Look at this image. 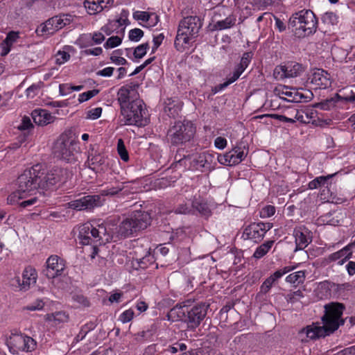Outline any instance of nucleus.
Here are the masks:
<instances>
[{
    "label": "nucleus",
    "instance_id": "54",
    "mask_svg": "<svg viewBox=\"0 0 355 355\" xmlns=\"http://www.w3.org/2000/svg\"><path fill=\"white\" fill-rule=\"evenodd\" d=\"M253 53L252 51L245 52L241 59L240 63L238 64L244 69H246L250 63Z\"/></svg>",
    "mask_w": 355,
    "mask_h": 355
},
{
    "label": "nucleus",
    "instance_id": "28",
    "mask_svg": "<svg viewBox=\"0 0 355 355\" xmlns=\"http://www.w3.org/2000/svg\"><path fill=\"white\" fill-rule=\"evenodd\" d=\"M123 183L118 181L115 182L114 185L107 186L105 189L100 191L101 198L103 196H114L123 189ZM103 200V198H101Z\"/></svg>",
    "mask_w": 355,
    "mask_h": 355
},
{
    "label": "nucleus",
    "instance_id": "61",
    "mask_svg": "<svg viewBox=\"0 0 355 355\" xmlns=\"http://www.w3.org/2000/svg\"><path fill=\"white\" fill-rule=\"evenodd\" d=\"M73 301L79 303L85 307L89 306V302L88 299L82 294H75L72 297Z\"/></svg>",
    "mask_w": 355,
    "mask_h": 355
},
{
    "label": "nucleus",
    "instance_id": "60",
    "mask_svg": "<svg viewBox=\"0 0 355 355\" xmlns=\"http://www.w3.org/2000/svg\"><path fill=\"white\" fill-rule=\"evenodd\" d=\"M35 32L38 36L51 35L50 33L49 27L47 25L46 21L38 26Z\"/></svg>",
    "mask_w": 355,
    "mask_h": 355
},
{
    "label": "nucleus",
    "instance_id": "35",
    "mask_svg": "<svg viewBox=\"0 0 355 355\" xmlns=\"http://www.w3.org/2000/svg\"><path fill=\"white\" fill-rule=\"evenodd\" d=\"M83 3L89 15H96L101 12L98 0H85Z\"/></svg>",
    "mask_w": 355,
    "mask_h": 355
},
{
    "label": "nucleus",
    "instance_id": "1",
    "mask_svg": "<svg viewBox=\"0 0 355 355\" xmlns=\"http://www.w3.org/2000/svg\"><path fill=\"white\" fill-rule=\"evenodd\" d=\"M41 167L36 164L26 169L18 177L17 185L21 193L27 196L38 189H49L56 184H64L72 177L71 171L67 168L56 166L45 172Z\"/></svg>",
    "mask_w": 355,
    "mask_h": 355
},
{
    "label": "nucleus",
    "instance_id": "17",
    "mask_svg": "<svg viewBox=\"0 0 355 355\" xmlns=\"http://www.w3.org/2000/svg\"><path fill=\"white\" fill-rule=\"evenodd\" d=\"M355 246V242L351 243L341 250L330 254L324 258V263L329 264L331 262L338 261V265H343L352 255V248Z\"/></svg>",
    "mask_w": 355,
    "mask_h": 355
},
{
    "label": "nucleus",
    "instance_id": "64",
    "mask_svg": "<svg viewBox=\"0 0 355 355\" xmlns=\"http://www.w3.org/2000/svg\"><path fill=\"white\" fill-rule=\"evenodd\" d=\"M336 355H355V345L345 348L338 352Z\"/></svg>",
    "mask_w": 355,
    "mask_h": 355
},
{
    "label": "nucleus",
    "instance_id": "21",
    "mask_svg": "<svg viewBox=\"0 0 355 355\" xmlns=\"http://www.w3.org/2000/svg\"><path fill=\"white\" fill-rule=\"evenodd\" d=\"M70 17L67 15L54 16L46 21L49 27L50 33L53 35L66 25L69 24L71 22Z\"/></svg>",
    "mask_w": 355,
    "mask_h": 355
},
{
    "label": "nucleus",
    "instance_id": "7",
    "mask_svg": "<svg viewBox=\"0 0 355 355\" xmlns=\"http://www.w3.org/2000/svg\"><path fill=\"white\" fill-rule=\"evenodd\" d=\"M151 222L152 218L148 212L142 210L133 211L118 226L117 236L119 238H127L146 229Z\"/></svg>",
    "mask_w": 355,
    "mask_h": 355
},
{
    "label": "nucleus",
    "instance_id": "30",
    "mask_svg": "<svg viewBox=\"0 0 355 355\" xmlns=\"http://www.w3.org/2000/svg\"><path fill=\"white\" fill-rule=\"evenodd\" d=\"M335 174H331L326 176H319L315 178L314 180H311L309 184V189H315L321 187H324L328 185V181L331 179Z\"/></svg>",
    "mask_w": 355,
    "mask_h": 355
},
{
    "label": "nucleus",
    "instance_id": "62",
    "mask_svg": "<svg viewBox=\"0 0 355 355\" xmlns=\"http://www.w3.org/2000/svg\"><path fill=\"white\" fill-rule=\"evenodd\" d=\"M275 213V208L272 205H267L262 209L261 214L263 217H270Z\"/></svg>",
    "mask_w": 355,
    "mask_h": 355
},
{
    "label": "nucleus",
    "instance_id": "33",
    "mask_svg": "<svg viewBox=\"0 0 355 355\" xmlns=\"http://www.w3.org/2000/svg\"><path fill=\"white\" fill-rule=\"evenodd\" d=\"M130 93L125 87H121L117 92V101L120 105V110L128 105L129 103Z\"/></svg>",
    "mask_w": 355,
    "mask_h": 355
},
{
    "label": "nucleus",
    "instance_id": "26",
    "mask_svg": "<svg viewBox=\"0 0 355 355\" xmlns=\"http://www.w3.org/2000/svg\"><path fill=\"white\" fill-rule=\"evenodd\" d=\"M341 95L336 93L334 97L327 98L320 103H315L313 107L322 110H329L336 106V103L340 101Z\"/></svg>",
    "mask_w": 355,
    "mask_h": 355
},
{
    "label": "nucleus",
    "instance_id": "13",
    "mask_svg": "<svg viewBox=\"0 0 355 355\" xmlns=\"http://www.w3.org/2000/svg\"><path fill=\"white\" fill-rule=\"evenodd\" d=\"M46 268L43 274L49 279L61 276L66 268L65 261L57 255L50 256L46 261Z\"/></svg>",
    "mask_w": 355,
    "mask_h": 355
},
{
    "label": "nucleus",
    "instance_id": "47",
    "mask_svg": "<svg viewBox=\"0 0 355 355\" xmlns=\"http://www.w3.org/2000/svg\"><path fill=\"white\" fill-rule=\"evenodd\" d=\"M26 198V195L24 193H21L20 191H19V189L17 191L12 193L10 195L8 196L7 198V201L8 204L13 205L15 203H20L19 202V200L20 199H23Z\"/></svg>",
    "mask_w": 355,
    "mask_h": 355
},
{
    "label": "nucleus",
    "instance_id": "36",
    "mask_svg": "<svg viewBox=\"0 0 355 355\" xmlns=\"http://www.w3.org/2000/svg\"><path fill=\"white\" fill-rule=\"evenodd\" d=\"M305 277L304 271L300 270L288 275L286 278V281L291 284H300L304 282Z\"/></svg>",
    "mask_w": 355,
    "mask_h": 355
},
{
    "label": "nucleus",
    "instance_id": "16",
    "mask_svg": "<svg viewBox=\"0 0 355 355\" xmlns=\"http://www.w3.org/2000/svg\"><path fill=\"white\" fill-rule=\"evenodd\" d=\"M293 236L295 239L296 250L304 249L312 241V232L304 225L295 227Z\"/></svg>",
    "mask_w": 355,
    "mask_h": 355
},
{
    "label": "nucleus",
    "instance_id": "38",
    "mask_svg": "<svg viewBox=\"0 0 355 355\" xmlns=\"http://www.w3.org/2000/svg\"><path fill=\"white\" fill-rule=\"evenodd\" d=\"M340 101L349 103L355 102V85L344 89L343 95L341 96Z\"/></svg>",
    "mask_w": 355,
    "mask_h": 355
},
{
    "label": "nucleus",
    "instance_id": "55",
    "mask_svg": "<svg viewBox=\"0 0 355 355\" xmlns=\"http://www.w3.org/2000/svg\"><path fill=\"white\" fill-rule=\"evenodd\" d=\"M129 11L125 9H123L120 14V17L116 20V22L119 24V26H127L130 24L128 20Z\"/></svg>",
    "mask_w": 355,
    "mask_h": 355
},
{
    "label": "nucleus",
    "instance_id": "40",
    "mask_svg": "<svg viewBox=\"0 0 355 355\" xmlns=\"http://www.w3.org/2000/svg\"><path fill=\"white\" fill-rule=\"evenodd\" d=\"M149 49V44L148 42L141 44L137 46L133 51L134 58L137 60L142 58L147 53Z\"/></svg>",
    "mask_w": 355,
    "mask_h": 355
},
{
    "label": "nucleus",
    "instance_id": "53",
    "mask_svg": "<svg viewBox=\"0 0 355 355\" xmlns=\"http://www.w3.org/2000/svg\"><path fill=\"white\" fill-rule=\"evenodd\" d=\"M180 107L173 105L171 106V103H168L164 107V112L172 118H175L179 115Z\"/></svg>",
    "mask_w": 355,
    "mask_h": 355
},
{
    "label": "nucleus",
    "instance_id": "41",
    "mask_svg": "<svg viewBox=\"0 0 355 355\" xmlns=\"http://www.w3.org/2000/svg\"><path fill=\"white\" fill-rule=\"evenodd\" d=\"M117 152L123 161L128 162L129 160V155L122 139H118Z\"/></svg>",
    "mask_w": 355,
    "mask_h": 355
},
{
    "label": "nucleus",
    "instance_id": "5",
    "mask_svg": "<svg viewBox=\"0 0 355 355\" xmlns=\"http://www.w3.org/2000/svg\"><path fill=\"white\" fill-rule=\"evenodd\" d=\"M196 132V127L192 121H176L167 130L166 139L172 146L186 147L193 141Z\"/></svg>",
    "mask_w": 355,
    "mask_h": 355
},
{
    "label": "nucleus",
    "instance_id": "22",
    "mask_svg": "<svg viewBox=\"0 0 355 355\" xmlns=\"http://www.w3.org/2000/svg\"><path fill=\"white\" fill-rule=\"evenodd\" d=\"M33 121L39 125H46L53 122L55 116L44 109H35L31 113Z\"/></svg>",
    "mask_w": 355,
    "mask_h": 355
},
{
    "label": "nucleus",
    "instance_id": "51",
    "mask_svg": "<svg viewBox=\"0 0 355 355\" xmlns=\"http://www.w3.org/2000/svg\"><path fill=\"white\" fill-rule=\"evenodd\" d=\"M331 288L338 293L339 295H342L345 291H351L352 290V285L350 283H344V284H335L334 283Z\"/></svg>",
    "mask_w": 355,
    "mask_h": 355
},
{
    "label": "nucleus",
    "instance_id": "12",
    "mask_svg": "<svg viewBox=\"0 0 355 355\" xmlns=\"http://www.w3.org/2000/svg\"><path fill=\"white\" fill-rule=\"evenodd\" d=\"M272 227L270 223H252L245 227L241 238L254 243L261 242L265 234Z\"/></svg>",
    "mask_w": 355,
    "mask_h": 355
},
{
    "label": "nucleus",
    "instance_id": "27",
    "mask_svg": "<svg viewBox=\"0 0 355 355\" xmlns=\"http://www.w3.org/2000/svg\"><path fill=\"white\" fill-rule=\"evenodd\" d=\"M313 94L310 90H306L303 93L298 89L294 88L293 98H288V101L292 103L308 102L312 99Z\"/></svg>",
    "mask_w": 355,
    "mask_h": 355
},
{
    "label": "nucleus",
    "instance_id": "45",
    "mask_svg": "<svg viewBox=\"0 0 355 355\" xmlns=\"http://www.w3.org/2000/svg\"><path fill=\"white\" fill-rule=\"evenodd\" d=\"M92 38L93 43L96 44H101L105 40V36L99 32L94 33L92 36H91V34L89 35H83L80 40H85L86 39H90Z\"/></svg>",
    "mask_w": 355,
    "mask_h": 355
},
{
    "label": "nucleus",
    "instance_id": "31",
    "mask_svg": "<svg viewBox=\"0 0 355 355\" xmlns=\"http://www.w3.org/2000/svg\"><path fill=\"white\" fill-rule=\"evenodd\" d=\"M174 212L177 214L193 215V198L178 205Z\"/></svg>",
    "mask_w": 355,
    "mask_h": 355
},
{
    "label": "nucleus",
    "instance_id": "8",
    "mask_svg": "<svg viewBox=\"0 0 355 355\" xmlns=\"http://www.w3.org/2000/svg\"><path fill=\"white\" fill-rule=\"evenodd\" d=\"M202 23L198 16L184 17L179 24L174 45L178 51H182L184 45L188 44L191 39L195 38L201 28Z\"/></svg>",
    "mask_w": 355,
    "mask_h": 355
},
{
    "label": "nucleus",
    "instance_id": "43",
    "mask_svg": "<svg viewBox=\"0 0 355 355\" xmlns=\"http://www.w3.org/2000/svg\"><path fill=\"white\" fill-rule=\"evenodd\" d=\"M122 54V50L117 49L112 52V55L110 56V60L112 62L115 63L118 65H125L128 64V61L123 57L120 55Z\"/></svg>",
    "mask_w": 355,
    "mask_h": 355
},
{
    "label": "nucleus",
    "instance_id": "57",
    "mask_svg": "<svg viewBox=\"0 0 355 355\" xmlns=\"http://www.w3.org/2000/svg\"><path fill=\"white\" fill-rule=\"evenodd\" d=\"M134 311L132 309H128L123 311L119 316V320L123 323H127L132 320L134 317Z\"/></svg>",
    "mask_w": 355,
    "mask_h": 355
},
{
    "label": "nucleus",
    "instance_id": "58",
    "mask_svg": "<svg viewBox=\"0 0 355 355\" xmlns=\"http://www.w3.org/2000/svg\"><path fill=\"white\" fill-rule=\"evenodd\" d=\"M101 113L102 108L101 107L91 109L87 112V118L91 119H97L101 116Z\"/></svg>",
    "mask_w": 355,
    "mask_h": 355
},
{
    "label": "nucleus",
    "instance_id": "50",
    "mask_svg": "<svg viewBox=\"0 0 355 355\" xmlns=\"http://www.w3.org/2000/svg\"><path fill=\"white\" fill-rule=\"evenodd\" d=\"M122 42V39L119 36H112L107 39L104 44L105 49H112L118 46Z\"/></svg>",
    "mask_w": 355,
    "mask_h": 355
},
{
    "label": "nucleus",
    "instance_id": "63",
    "mask_svg": "<svg viewBox=\"0 0 355 355\" xmlns=\"http://www.w3.org/2000/svg\"><path fill=\"white\" fill-rule=\"evenodd\" d=\"M193 355H213V352L207 347L192 349Z\"/></svg>",
    "mask_w": 355,
    "mask_h": 355
},
{
    "label": "nucleus",
    "instance_id": "19",
    "mask_svg": "<svg viewBox=\"0 0 355 355\" xmlns=\"http://www.w3.org/2000/svg\"><path fill=\"white\" fill-rule=\"evenodd\" d=\"M293 269V268L290 266H285L282 268H280L273 272L270 276H269L261 285L260 286V293L262 294L268 293L273 284L282 277H283L286 273L289 272Z\"/></svg>",
    "mask_w": 355,
    "mask_h": 355
},
{
    "label": "nucleus",
    "instance_id": "10",
    "mask_svg": "<svg viewBox=\"0 0 355 355\" xmlns=\"http://www.w3.org/2000/svg\"><path fill=\"white\" fill-rule=\"evenodd\" d=\"M75 145L76 142L71 133H62L54 143L53 154L58 159L70 162L75 159Z\"/></svg>",
    "mask_w": 355,
    "mask_h": 355
},
{
    "label": "nucleus",
    "instance_id": "34",
    "mask_svg": "<svg viewBox=\"0 0 355 355\" xmlns=\"http://www.w3.org/2000/svg\"><path fill=\"white\" fill-rule=\"evenodd\" d=\"M46 320L49 322H55V324L65 322L68 320V315L62 311L55 312V313L46 314Z\"/></svg>",
    "mask_w": 355,
    "mask_h": 355
},
{
    "label": "nucleus",
    "instance_id": "6",
    "mask_svg": "<svg viewBox=\"0 0 355 355\" xmlns=\"http://www.w3.org/2000/svg\"><path fill=\"white\" fill-rule=\"evenodd\" d=\"M318 19L311 10H302L292 15L288 20V28L294 35L304 37L315 33Z\"/></svg>",
    "mask_w": 355,
    "mask_h": 355
},
{
    "label": "nucleus",
    "instance_id": "23",
    "mask_svg": "<svg viewBox=\"0 0 355 355\" xmlns=\"http://www.w3.org/2000/svg\"><path fill=\"white\" fill-rule=\"evenodd\" d=\"M311 83L320 88H327L331 85L330 74L325 70L318 69L313 73Z\"/></svg>",
    "mask_w": 355,
    "mask_h": 355
},
{
    "label": "nucleus",
    "instance_id": "52",
    "mask_svg": "<svg viewBox=\"0 0 355 355\" xmlns=\"http://www.w3.org/2000/svg\"><path fill=\"white\" fill-rule=\"evenodd\" d=\"M98 93L99 90L96 89L83 92L79 95L78 101L79 103L87 101L97 95Z\"/></svg>",
    "mask_w": 355,
    "mask_h": 355
},
{
    "label": "nucleus",
    "instance_id": "14",
    "mask_svg": "<svg viewBox=\"0 0 355 355\" xmlns=\"http://www.w3.org/2000/svg\"><path fill=\"white\" fill-rule=\"evenodd\" d=\"M103 201L104 200L101 199V196L88 195L71 201L69 202V207L78 211L90 209L101 206Z\"/></svg>",
    "mask_w": 355,
    "mask_h": 355
},
{
    "label": "nucleus",
    "instance_id": "18",
    "mask_svg": "<svg viewBox=\"0 0 355 355\" xmlns=\"http://www.w3.org/2000/svg\"><path fill=\"white\" fill-rule=\"evenodd\" d=\"M87 163L89 168L96 173L105 171L107 166L105 155L94 150L89 153Z\"/></svg>",
    "mask_w": 355,
    "mask_h": 355
},
{
    "label": "nucleus",
    "instance_id": "9",
    "mask_svg": "<svg viewBox=\"0 0 355 355\" xmlns=\"http://www.w3.org/2000/svg\"><path fill=\"white\" fill-rule=\"evenodd\" d=\"M143 104L142 100L135 99L129 102L127 106L120 110L121 115L123 116L120 120L121 125L145 126L147 121L144 116L145 110L143 109Z\"/></svg>",
    "mask_w": 355,
    "mask_h": 355
},
{
    "label": "nucleus",
    "instance_id": "37",
    "mask_svg": "<svg viewBox=\"0 0 355 355\" xmlns=\"http://www.w3.org/2000/svg\"><path fill=\"white\" fill-rule=\"evenodd\" d=\"M275 94L279 96L280 98L288 101L283 96H287L288 98H293L294 94V88H290L287 86H283L282 87H276L274 90Z\"/></svg>",
    "mask_w": 355,
    "mask_h": 355
},
{
    "label": "nucleus",
    "instance_id": "11",
    "mask_svg": "<svg viewBox=\"0 0 355 355\" xmlns=\"http://www.w3.org/2000/svg\"><path fill=\"white\" fill-rule=\"evenodd\" d=\"M6 345L10 352L18 354L19 352H32L36 348V341L30 336L23 334H12L7 340Z\"/></svg>",
    "mask_w": 355,
    "mask_h": 355
},
{
    "label": "nucleus",
    "instance_id": "2",
    "mask_svg": "<svg viewBox=\"0 0 355 355\" xmlns=\"http://www.w3.org/2000/svg\"><path fill=\"white\" fill-rule=\"evenodd\" d=\"M324 313L321 320L322 325L313 323L304 328L301 333H305L307 338L315 340L324 338L334 334L340 326H343L347 318H343L345 306L340 302H330L324 306Z\"/></svg>",
    "mask_w": 355,
    "mask_h": 355
},
{
    "label": "nucleus",
    "instance_id": "32",
    "mask_svg": "<svg viewBox=\"0 0 355 355\" xmlns=\"http://www.w3.org/2000/svg\"><path fill=\"white\" fill-rule=\"evenodd\" d=\"M229 153L232 157L231 158H232V161L234 166L239 164L241 161H243L247 155V153H245L244 150H242L239 146L233 148L232 150Z\"/></svg>",
    "mask_w": 355,
    "mask_h": 355
},
{
    "label": "nucleus",
    "instance_id": "29",
    "mask_svg": "<svg viewBox=\"0 0 355 355\" xmlns=\"http://www.w3.org/2000/svg\"><path fill=\"white\" fill-rule=\"evenodd\" d=\"M274 243V240H269L258 246L253 254V257L257 259L263 257L271 249Z\"/></svg>",
    "mask_w": 355,
    "mask_h": 355
},
{
    "label": "nucleus",
    "instance_id": "39",
    "mask_svg": "<svg viewBox=\"0 0 355 355\" xmlns=\"http://www.w3.org/2000/svg\"><path fill=\"white\" fill-rule=\"evenodd\" d=\"M44 83L42 81H40L37 84H33L29 87H28L26 90V94L28 98H33L35 96H37L43 87Z\"/></svg>",
    "mask_w": 355,
    "mask_h": 355
},
{
    "label": "nucleus",
    "instance_id": "25",
    "mask_svg": "<svg viewBox=\"0 0 355 355\" xmlns=\"http://www.w3.org/2000/svg\"><path fill=\"white\" fill-rule=\"evenodd\" d=\"M236 17L234 15H228L225 19L217 21L213 25L212 30L222 31L230 28L236 24Z\"/></svg>",
    "mask_w": 355,
    "mask_h": 355
},
{
    "label": "nucleus",
    "instance_id": "24",
    "mask_svg": "<svg viewBox=\"0 0 355 355\" xmlns=\"http://www.w3.org/2000/svg\"><path fill=\"white\" fill-rule=\"evenodd\" d=\"M36 277L37 273L35 269L31 267L26 268L22 273L21 280H17L20 289L24 291L28 290L31 284L36 282Z\"/></svg>",
    "mask_w": 355,
    "mask_h": 355
},
{
    "label": "nucleus",
    "instance_id": "46",
    "mask_svg": "<svg viewBox=\"0 0 355 355\" xmlns=\"http://www.w3.org/2000/svg\"><path fill=\"white\" fill-rule=\"evenodd\" d=\"M258 117L261 118V119L263 118V117H269L271 119H277L282 122L291 123H295V119H293V118H288L284 115H281V114H266L261 115Z\"/></svg>",
    "mask_w": 355,
    "mask_h": 355
},
{
    "label": "nucleus",
    "instance_id": "15",
    "mask_svg": "<svg viewBox=\"0 0 355 355\" xmlns=\"http://www.w3.org/2000/svg\"><path fill=\"white\" fill-rule=\"evenodd\" d=\"M303 71L304 67L301 64L288 62L285 65L276 67L274 70V76L277 78H294L300 76Z\"/></svg>",
    "mask_w": 355,
    "mask_h": 355
},
{
    "label": "nucleus",
    "instance_id": "4",
    "mask_svg": "<svg viewBox=\"0 0 355 355\" xmlns=\"http://www.w3.org/2000/svg\"><path fill=\"white\" fill-rule=\"evenodd\" d=\"M78 238L82 245H91L89 256L94 259L98 253V246L107 242L110 236L104 223L98 224L97 227L85 223L79 227Z\"/></svg>",
    "mask_w": 355,
    "mask_h": 355
},
{
    "label": "nucleus",
    "instance_id": "20",
    "mask_svg": "<svg viewBox=\"0 0 355 355\" xmlns=\"http://www.w3.org/2000/svg\"><path fill=\"white\" fill-rule=\"evenodd\" d=\"M193 215H200L208 218L211 215V210L208 203L200 196L193 198Z\"/></svg>",
    "mask_w": 355,
    "mask_h": 355
},
{
    "label": "nucleus",
    "instance_id": "56",
    "mask_svg": "<svg viewBox=\"0 0 355 355\" xmlns=\"http://www.w3.org/2000/svg\"><path fill=\"white\" fill-rule=\"evenodd\" d=\"M231 157L230 153L228 152L223 155H218V161L220 164L223 165L234 166L232 161V158Z\"/></svg>",
    "mask_w": 355,
    "mask_h": 355
},
{
    "label": "nucleus",
    "instance_id": "49",
    "mask_svg": "<svg viewBox=\"0 0 355 355\" xmlns=\"http://www.w3.org/2000/svg\"><path fill=\"white\" fill-rule=\"evenodd\" d=\"M144 35V31L140 28H133L129 31L128 38L132 42H139Z\"/></svg>",
    "mask_w": 355,
    "mask_h": 355
},
{
    "label": "nucleus",
    "instance_id": "48",
    "mask_svg": "<svg viewBox=\"0 0 355 355\" xmlns=\"http://www.w3.org/2000/svg\"><path fill=\"white\" fill-rule=\"evenodd\" d=\"M153 15L154 13L153 12L137 10L133 12V18L135 20H141L142 21L147 22L150 20L152 15Z\"/></svg>",
    "mask_w": 355,
    "mask_h": 355
},
{
    "label": "nucleus",
    "instance_id": "42",
    "mask_svg": "<svg viewBox=\"0 0 355 355\" xmlns=\"http://www.w3.org/2000/svg\"><path fill=\"white\" fill-rule=\"evenodd\" d=\"M95 328V324L94 322H88L83 325L81 327V329L79 332V334L76 336L75 338V340L78 342L80 340H82L87 334L88 332H89L91 330L94 329Z\"/></svg>",
    "mask_w": 355,
    "mask_h": 355
},
{
    "label": "nucleus",
    "instance_id": "59",
    "mask_svg": "<svg viewBox=\"0 0 355 355\" xmlns=\"http://www.w3.org/2000/svg\"><path fill=\"white\" fill-rule=\"evenodd\" d=\"M33 128L31 120L28 116H24L21 119V123L19 125L18 129L20 130H26Z\"/></svg>",
    "mask_w": 355,
    "mask_h": 355
},
{
    "label": "nucleus",
    "instance_id": "3",
    "mask_svg": "<svg viewBox=\"0 0 355 355\" xmlns=\"http://www.w3.org/2000/svg\"><path fill=\"white\" fill-rule=\"evenodd\" d=\"M210 304L200 302L193 305H176L167 314L168 320L182 321L187 324V328L194 330L198 327L205 318Z\"/></svg>",
    "mask_w": 355,
    "mask_h": 355
},
{
    "label": "nucleus",
    "instance_id": "44",
    "mask_svg": "<svg viewBox=\"0 0 355 355\" xmlns=\"http://www.w3.org/2000/svg\"><path fill=\"white\" fill-rule=\"evenodd\" d=\"M155 262V258L149 252L142 258L139 259L138 263L140 268H146L149 265Z\"/></svg>",
    "mask_w": 355,
    "mask_h": 355
}]
</instances>
